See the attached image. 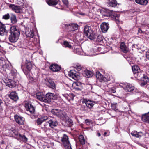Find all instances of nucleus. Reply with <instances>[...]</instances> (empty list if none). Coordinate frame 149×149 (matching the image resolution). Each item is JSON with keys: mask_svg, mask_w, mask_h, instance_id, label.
I'll use <instances>...</instances> for the list:
<instances>
[{"mask_svg": "<svg viewBox=\"0 0 149 149\" xmlns=\"http://www.w3.org/2000/svg\"><path fill=\"white\" fill-rule=\"evenodd\" d=\"M131 134L134 136L140 138L143 136V134L141 132H138L136 131H134L131 133Z\"/></svg>", "mask_w": 149, "mask_h": 149, "instance_id": "obj_24", "label": "nucleus"}, {"mask_svg": "<svg viewBox=\"0 0 149 149\" xmlns=\"http://www.w3.org/2000/svg\"><path fill=\"white\" fill-rule=\"evenodd\" d=\"M103 11H104L105 12H106V13H109V10L108 9H106L105 8L103 9Z\"/></svg>", "mask_w": 149, "mask_h": 149, "instance_id": "obj_52", "label": "nucleus"}, {"mask_svg": "<svg viewBox=\"0 0 149 149\" xmlns=\"http://www.w3.org/2000/svg\"><path fill=\"white\" fill-rule=\"evenodd\" d=\"M116 91L115 89L113 88H111L109 89L108 92L110 93H114L116 92Z\"/></svg>", "mask_w": 149, "mask_h": 149, "instance_id": "obj_45", "label": "nucleus"}, {"mask_svg": "<svg viewBox=\"0 0 149 149\" xmlns=\"http://www.w3.org/2000/svg\"><path fill=\"white\" fill-rule=\"evenodd\" d=\"M2 100L0 99V106H1V104L2 103Z\"/></svg>", "mask_w": 149, "mask_h": 149, "instance_id": "obj_57", "label": "nucleus"}, {"mask_svg": "<svg viewBox=\"0 0 149 149\" xmlns=\"http://www.w3.org/2000/svg\"><path fill=\"white\" fill-rule=\"evenodd\" d=\"M59 0H46L47 3L49 6L56 5L57 4Z\"/></svg>", "mask_w": 149, "mask_h": 149, "instance_id": "obj_27", "label": "nucleus"}, {"mask_svg": "<svg viewBox=\"0 0 149 149\" xmlns=\"http://www.w3.org/2000/svg\"><path fill=\"white\" fill-rule=\"evenodd\" d=\"M11 20L12 23L13 24L17 22L16 17L15 15H13L11 17Z\"/></svg>", "mask_w": 149, "mask_h": 149, "instance_id": "obj_39", "label": "nucleus"}, {"mask_svg": "<svg viewBox=\"0 0 149 149\" xmlns=\"http://www.w3.org/2000/svg\"><path fill=\"white\" fill-rule=\"evenodd\" d=\"M8 32L5 24L0 22V38L5 39Z\"/></svg>", "mask_w": 149, "mask_h": 149, "instance_id": "obj_5", "label": "nucleus"}, {"mask_svg": "<svg viewBox=\"0 0 149 149\" xmlns=\"http://www.w3.org/2000/svg\"><path fill=\"white\" fill-rule=\"evenodd\" d=\"M132 69L134 75H135V74H136L137 73L141 72V70L139 68L137 65L133 66L132 67Z\"/></svg>", "mask_w": 149, "mask_h": 149, "instance_id": "obj_29", "label": "nucleus"}, {"mask_svg": "<svg viewBox=\"0 0 149 149\" xmlns=\"http://www.w3.org/2000/svg\"><path fill=\"white\" fill-rule=\"evenodd\" d=\"M66 26L68 27V29L70 31H74L77 29L78 25L76 24H65Z\"/></svg>", "mask_w": 149, "mask_h": 149, "instance_id": "obj_13", "label": "nucleus"}, {"mask_svg": "<svg viewBox=\"0 0 149 149\" xmlns=\"http://www.w3.org/2000/svg\"><path fill=\"white\" fill-rule=\"evenodd\" d=\"M79 85H80V84L78 83H74V85H75L77 86H79Z\"/></svg>", "mask_w": 149, "mask_h": 149, "instance_id": "obj_53", "label": "nucleus"}, {"mask_svg": "<svg viewBox=\"0 0 149 149\" xmlns=\"http://www.w3.org/2000/svg\"><path fill=\"white\" fill-rule=\"evenodd\" d=\"M13 75H15V73H13Z\"/></svg>", "mask_w": 149, "mask_h": 149, "instance_id": "obj_64", "label": "nucleus"}, {"mask_svg": "<svg viewBox=\"0 0 149 149\" xmlns=\"http://www.w3.org/2000/svg\"><path fill=\"white\" fill-rule=\"evenodd\" d=\"M17 139L24 142H26L27 140V138L24 135H22L20 134Z\"/></svg>", "mask_w": 149, "mask_h": 149, "instance_id": "obj_35", "label": "nucleus"}, {"mask_svg": "<svg viewBox=\"0 0 149 149\" xmlns=\"http://www.w3.org/2000/svg\"><path fill=\"white\" fill-rule=\"evenodd\" d=\"M79 139L81 144L83 145L85 144V141L84 138L82 135H81L79 136Z\"/></svg>", "mask_w": 149, "mask_h": 149, "instance_id": "obj_34", "label": "nucleus"}, {"mask_svg": "<svg viewBox=\"0 0 149 149\" xmlns=\"http://www.w3.org/2000/svg\"><path fill=\"white\" fill-rule=\"evenodd\" d=\"M49 119V118L45 116H43L40 117L38 118L37 120V125H39L42 129V127H45L43 125H42V123Z\"/></svg>", "mask_w": 149, "mask_h": 149, "instance_id": "obj_8", "label": "nucleus"}, {"mask_svg": "<svg viewBox=\"0 0 149 149\" xmlns=\"http://www.w3.org/2000/svg\"><path fill=\"white\" fill-rule=\"evenodd\" d=\"M87 37L91 40H93L95 37V35L93 30H90V33L87 35Z\"/></svg>", "mask_w": 149, "mask_h": 149, "instance_id": "obj_32", "label": "nucleus"}, {"mask_svg": "<svg viewBox=\"0 0 149 149\" xmlns=\"http://www.w3.org/2000/svg\"><path fill=\"white\" fill-rule=\"evenodd\" d=\"M48 123H44L43 124V125H44V127H42V130H43L45 132H46L47 130H48V128H47L48 125Z\"/></svg>", "mask_w": 149, "mask_h": 149, "instance_id": "obj_42", "label": "nucleus"}, {"mask_svg": "<svg viewBox=\"0 0 149 149\" xmlns=\"http://www.w3.org/2000/svg\"><path fill=\"white\" fill-rule=\"evenodd\" d=\"M148 71L149 72V67H148Z\"/></svg>", "mask_w": 149, "mask_h": 149, "instance_id": "obj_62", "label": "nucleus"}, {"mask_svg": "<svg viewBox=\"0 0 149 149\" xmlns=\"http://www.w3.org/2000/svg\"><path fill=\"white\" fill-rule=\"evenodd\" d=\"M61 141L66 149H72L71 144L69 141L68 137L66 135L63 134Z\"/></svg>", "mask_w": 149, "mask_h": 149, "instance_id": "obj_3", "label": "nucleus"}, {"mask_svg": "<svg viewBox=\"0 0 149 149\" xmlns=\"http://www.w3.org/2000/svg\"><path fill=\"white\" fill-rule=\"evenodd\" d=\"M26 36L28 37H29L31 38H33L34 36V33L33 31L32 30L30 32H26Z\"/></svg>", "mask_w": 149, "mask_h": 149, "instance_id": "obj_38", "label": "nucleus"}, {"mask_svg": "<svg viewBox=\"0 0 149 149\" xmlns=\"http://www.w3.org/2000/svg\"><path fill=\"white\" fill-rule=\"evenodd\" d=\"M13 132L14 134V135H15L16 136V138L17 139L19 136V135L20 134L18 133V131L16 130H14L13 131Z\"/></svg>", "mask_w": 149, "mask_h": 149, "instance_id": "obj_41", "label": "nucleus"}, {"mask_svg": "<svg viewBox=\"0 0 149 149\" xmlns=\"http://www.w3.org/2000/svg\"><path fill=\"white\" fill-rule=\"evenodd\" d=\"M90 30H92L90 27L85 26L84 29V33L85 35L87 36L90 33Z\"/></svg>", "mask_w": 149, "mask_h": 149, "instance_id": "obj_30", "label": "nucleus"}, {"mask_svg": "<svg viewBox=\"0 0 149 149\" xmlns=\"http://www.w3.org/2000/svg\"><path fill=\"white\" fill-rule=\"evenodd\" d=\"M9 32L10 33L8 38L9 41L13 43L17 42L20 34L19 30L15 26H13L10 27Z\"/></svg>", "mask_w": 149, "mask_h": 149, "instance_id": "obj_1", "label": "nucleus"}, {"mask_svg": "<svg viewBox=\"0 0 149 149\" xmlns=\"http://www.w3.org/2000/svg\"><path fill=\"white\" fill-rule=\"evenodd\" d=\"M117 2L116 0H109L108 6H109L114 7L116 6Z\"/></svg>", "mask_w": 149, "mask_h": 149, "instance_id": "obj_28", "label": "nucleus"}, {"mask_svg": "<svg viewBox=\"0 0 149 149\" xmlns=\"http://www.w3.org/2000/svg\"><path fill=\"white\" fill-rule=\"evenodd\" d=\"M96 145L98 146H100V145L99 144H97Z\"/></svg>", "mask_w": 149, "mask_h": 149, "instance_id": "obj_63", "label": "nucleus"}, {"mask_svg": "<svg viewBox=\"0 0 149 149\" xmlns=\"http://www.w3.org/2000/svg\"><path fill=\"white\" fill-rule=\"evenodd\" d=\"M76 72L74 70H71L68 72V75L69 77L73 78V76H74V75Z\"/></svg>", "mask_w": 149, "mask_h": 149, "instance_id": "obj_37", "label": "nucleus"}, {"mask_svg": "<svg viewBox=\"0 0 149 149\" xmlns=\"http://www.w3.org/2000/svg\"><path fill=\"white\" fill-rule=\"evenodd\" d=\"M15 119L16 122L19 125H23L24 123V118L17 115L15 116Z\"/></svg>", "mask_w": 149, "mask_h": 149, "instance_id": "obj_15", "label": "nucleus"}, {"mask_svg": "<svg viewBox=\"0 0 149 149\" xmlns=\"http://www.w3.org/2000/svg\"><path fill=\"white\" fill-rule=\"evenodd\" d=\"M51 113L63 120L65 121L68 117L66 113L61 110L57 109H53L51 111Z\"/></svg>", "mask_w": 149, "mask_h": 149, "instance_id": "obj_2", "label": "nucleus"}, {"mask_svg": "<svg viewBox=\"0 0 149 149\" xmlns=\"http://www.w3.org/2000/svg\"><path fill=\"white\" fill-rule=\"evenodd\" d=\"M107 133L106 132H105L104 134V136H106V135L107 134Z\"/></svg>", "mask_w": 149, "mask_h": 149, "instance_id": "obj_58", "label": "nucleus"}, {"mask_svg": "<svg viewBox=\"0 0 149 149\" xmlns=\"http://www.w3.org/2000/svg\"><path fill=\"white\" fill-rule=\"evenodd\" d=\"M75 68L78 71H80L82 67L81 65L77 64L75 66Z\"/></svg>", "mask_w": 149, "mask_h": 149, "instance_id": "obj_46", "label": "nucleus"}, {"mask_svg": "<svg viewBox=\"0 0 149 149\" xmlns=\"http://www.w3.org/2000/svg\"><path fill=\"white\" fill-rule=\"evenodd\" d=\"M116 103H112L111 104V107L112 109L115 111L117 110L116 107Z\"/></svg>", "mask_w": 149, "mask_h": 149, "instance_id": "obj_44", "label": "nucleus"}, {"mask_svg": "<svg viewBox=\"0 0 149 149\" xmlns=\"http://www.w3.org/2000/svg\"><path fill=\"white\" fill-rule=\"evenodd\" d=\"M46 85L52 89L55 88L56 85L54 82L51 79L48 80L46 82Z\"/></svg>", "mask_w": 149, "mask_h": 149, "instance_id": "obj_23", "label": "nucleus"}, {"mask_svg": "<svg viewBox=\"0 0 149 149\" xmlns=\"http://www.w3.org/2000/svg\"><path fill=\"white\" fill-rule=\"evenodd\" d=\"M97 136L99 137L101 135L100 133L99 132H98L97 133Z\"/></svg>", "mask_w": 149, "mask_h": 149, "instance_id": "obj_55", "label": "nucleus"}, {"mask_svg": "<svg viewBox=\"0 0 149 149\" xmlns=\"http://www.w3.org/2000/svg\"><path fill=\"white\" fill-rule=\"evenodd\" d=\"M135 77H137V78L140 79L143 82L141 83V85L142 86H144L147 84V77L145 76L144 75V74L141 72L137 73L136 74H135Z\"/></svg>", "mask_w": 149, "mask_h": 149, "instance_id": "obj_4", "label": "nucleus"}, {"mask_svg": "<svg viewBox=\"0 0 149 149\" xmlns=\"http://www.w3.org/2000/svg\"><path fill=\"white\" fill-rule=\"evenodd\" d=\"M36 97L39 100L44 102L45 96L43 95L42 93L40 92L37 93L36 94Z\"/></svg>", "mask_w": 149, "mask_h": 149, "instance_id": "obj_21", "label": "nucleus"}, {"mask_svg": "<svg viewBox=\"0 0 149 149\" xmlns=\"http://www.w3.org/2000/svg\"><path fill=\"white\" fill-rule=\"evenodd\" d=\"M63 2L65 5H67L68 4V0H62Z\"/></svg>", "mask_w": 149, "mask_h": 149, "instance_id": "obj_51", "label": "nucleus"}, {"mask_svg": "<svg viewBox=\"0 0 149 149\" xmlns=\"http://www.w3.org/2000/svg\"><path fill=\"white\" fill-rule=\"evenodd\" d=\"M9 97L14 101H16L18 99L17 93L15 91L11 92L9 95Z\"/></svg>", "mask_w": 149, "mask_h": 149, "instance_id": "obj_16", "label": "nucleus"}, {"mask_svg": "<svg viewBox=\"0 0 149 149\" xmlns=\"http://www.w3.org/2000/svg\"><path fill=\"white\" fill-rule=\"evenodd\" d=\"M85 103L86 105L89 108H92L94 105V103L91 100L86 101Z\"/></svg>", "mask_w": 149, "mask_h": 149, "instance_id": "obj_33", "label": "nucleus"}, {"mask_svg": "<svg viewBox=\"0 0 149 149\" xmlns=\"http://www.w3.org/2000/svg\"><path fill=\"white\" fill-rule=\"evenodd\" d=\"M124 89L127 91L131 92L134 89V87L132 85L127 84L124 85Z\"/></svg>", "mask_w": 149, "mask_h": 149, "instance_id": "obj_18", "label": "nucleus"}, {"mask_svg": "<svg viewBox=\"0 0 149 149\" xmlns=\"http://www.w3.org/2000/svg\"><path fill=\"white\" fill-rule=\"evenodd\" d=\"M119 22H118V20H116V23L117 24H118V23H119Z\"/></svg>", "mask_w": 149, "mask_h": 149, "instance_id": "obj_60", "label": "nucleus"}, {"mask_svg": "<svg viewBox=\"0 0 149 149\" xmlns=\"http://www.w3.org/2000/svg\"><path fill=\"white\" fill-rule=\"evenodd\" d=\"M79 76L77 74L76 72L74 75V76H73V79L75 80H76L77 79V78L79 77Z\"/></svg>", "mask_w": 149, "mask_h": 149, "instance_id": "obj_48", "label": "nucleus"}, {"mask_svg": "<svg viewBox=\"0 0 149 149\" xmlns=\"http://www.w3.org/2000/svg\"><path fill=\"white\" fill-rule=\"evenodd\" d=\"M146 56L147 59L149 60V49L146 52Z\"/></svg>", "mask_w": 149, "mask_h": 149, "instance_id": "obj_47", "label": "nucleus"}, {"mask_svg": "<svg viewBox=\"0 0 149 149\" xmlns=\"http://www.w3.org/2000/svg\"><path fill=\"white\" fill-rule=\"evenodd\" d=\"M96 76L97 79L101 82H105L109 80L108 78L104 76L99 72H96Z\"/></svg>", "mask_w": 149, "mask_h": 149, "instance_id": "obj_10", "label": "nucleus"}, {"mask_svg": "<svg viewBox=\"0 0 149 149\" xmlns=\"http://www.w3.org/2000/svg\"><path fill=\"white\" fill-rule=\"evenodd\" d=\"M10 68V65L7 64L5 61L0 59V69L3 70H6V69L8 70Z\"/></svg>", "mask_w": 149, "mask_h": 149, "instance_id": "obj_12", "label": "nucleus"}, {"mask_svg": "<svg viewBox=\"0 0 149 149\" xmlns=\"http://www.w3.org/2000/svg\"><path fill=\"white\" fill-rule=\"evenodd\" d=\"M85 123L87 125H89L91 123V122L89 119H86L85 120Z\"/></svg>", "mask_w": 149, "mask_h": 149, "instance_id": "obj_50", "label": "nucleus"}, {"mask_svg": "<svg viewBox=\"0 0 149 149\" xmlns=\"http://www.w3.org/2000/svg\"><path fill=\"white\" fill-rule=\"evenodd\" d=\"M25 107L27 111H29L31 113H34L35 112L34 107L29 102H27L25 105Z\"/></svg>", "mask_w": 149, "mask_h": 149, "instance_id": "obj_9", "label": "nucleus"}, {"mask_svg": "<svg viewBox=\"0 0 149 149\" xmlns=\"http://www.w3.org/2000/svg\"><path fill=\"white\" fill-rule=\"evenodd\" d=\"M9 8L15 12L19 13L20 12V7L14 4H10L9 5Z\"/></svg>", "mask_w": 149, "mask_h": 149, "instance_id": "obj_20", "label": "nucleus"}, {"mask_svg": "<svg viewBox=\"0 0 149 149\" xmlns=\"http://www.w3.org/2000/svg\"><path fill=\"white\" fill-rule=\"evenodd\" d=\"M80 15H84V13H81L80 14Z\"/></svg>", "mask_w": 149, "mask_h": 149, "instance_id": "obj_61", "label": "nucleus"}, {"mask_svg": "<svg viewBox=\"0 0 149 149\" xmlns=\"http://www.w3.org/2000/svg\"><path fill=\"white\" fill-rule=\"evenodd\" d=\"M1 143L2 144H4L5 143V141H4V140H2V141H1Z\"/></svg>", "mask_w": 149, "mask_h": 149, "instance_id": "obj_54", "label": "nucleus"}, {"mask_svg": "<svg viewBox=\"0 0 149 149\" xmlns=\"http://www.w3.org/2000/svg\"><path fill=\"white\" fill-rule=\"evenodd\" d=\"M104 37L102 36L101 35H99L97 36L96 41L98 42H101L102 41Z\"/></svg>", "mask_w": 149, "mask_h": 149, "instance_id": "obj_40", "label": "nucleus"}, {"mask_svg": "<svg viewBox=\"0 0 149 149\" xmlns=\"http://www.w3.org/2000/svg\"><path fill=\"white\" fill-rule=\"evenodd\" d=\"M4 82L7 86L11 88L15 87L17 83L16 82L10 79H5Z\"/></svg>", "mask_w": 149, "mask_h": 149, "instance_id": "obj_11", "label": "nucleus"}, {"mask_svg": "<svg viewBox=\"0 0 149 149\" xmlns=\"http://www.w3.org/2000/svg\"><path fill=\"white\" fill-rule=\"evenodd\" d=\"M57 96L56 94L54 93H48L46 94L45 96L44 102L46 103H49L51 100H56Z\"/></svg>", "mask_w": 149, "mask_h": 149, "instance_id": "obj_6", "label": "nucleus"}, {"mask_svg": "<svg viewBox=\"0 0 149 149\" xmlns=\"http://www.w3.org/2000/svg\"><path fill=\"white\" fill-rule=\"evenodd\" d=\"M83 74L86 77L89 78L93 75V73L88 70H85L83 72Z\"/></svg>", "mask_w": 149, "mask_h": 149, "instance_id": "obj_25", "label": "nucleus"}, {"mask_svg": "<svg viewBox=\"0 0 149 149\" xmlns=\"http://www.w3.org/2000/svg\"><path fill=\"white\" fill-rule=\"evenodd\" d=\"M75 89L77 90H81L80 88L78 87H76Z\"/></svg>", "mask_w": 149, "mask_h": 149, "instance_id": "obj_56", "label": "nucleus"}, {"mask_svg": "<svg viewBox=\"0 0 149 149\" xmlns=\"http://www.w3.org/2000/svg\"><path fill=\"white\" fill-rule=\"evenodd\" d=\"M10 15L9 13H7L3 16L2 18L5 20H8L10 18Z\"/></svg>", "mask_w": 149, "mask_h": 149, "instance_id": "obj_43", "label": "nucleus"}, {"mask_svg": "<svg viewBox=\"0 0 149 149\" xmlns=\"http://www.w3.org/2000/svg\"><path fill=\"white\" fill-rule=\"evenodd\" d=\"M120 45L121 49L124 53H126L128 51V49L126 47L124 42H122Z\"/></svg>", "mask_w": 149, "mask_h": 149, "instance_id": "obj_26", "label": "nucleus"}, {"mask_svg": "<svg viewBox=\"0 0 149 149\" xmlns=\"http://www.w3.org/2000/svg\"><path fill=\"white\" fill-rule=\"evenodd\" d=\"M25 66L28 71H26V70L22 66L21 68L25 74L27 75L28 73V72H29L31 70L32 68L33 65L29 61L26 60L25 62Z\"/></svg>", "mask_w": 149, "mask_h": 149, "instance_id": "obj_7", "label": "nucleus"}, {"mask_svg": "<svg viewBox=\"0 0 149 149\" xmlns=\"http://www.w3.org/2000/svg\"><path fill=\"white\" fill-rule=\"evenodd\" d=\"M50 69L53 72H57L61 69V67L57 64H52L50 67Z\"/></svg>", "mask_w": 149, "mask_h": 149, "instance_id": "obj_19", "label": "nucleus"}, {"mask_svg": "<svg viewBox=\"0 0 149 149\" xmlns=\"http://www.w3.org/2000/svg\"><path fill=\"white\" fill-rule=\"evenodd\" d=\"M147 88H149V84L147 85Z\"/></svg>", "mask_w": 149, "mask_h": 149, "instance_id": "obj_59", "label": "nucleus"}, {"mask_svg": "<svg viewBox=\"0 0 149 149\" xmlns=\"http://www.w3.org/2000/svg\"><path fill=\"white\" fill-rule=\"evenodd\" d=\"M47 123L49 124V126L52 128H54L56 127L58 125V122L54 118L48 119Z\"/></svg>", "mask_w": 149, "mask_h": 149, "instance_id": "obj_14", "label": "nucleus"}, {"mask_svg": "<svg viewBox=\"0 0 149 149\" xmlns=\"http://www.w3.org/2000/svg\"><path fill=\"white\" fill-rule=\"evenodd\" d=\"M141 119L143 122L149 123V112L142 115Z\"/></svg>", "mask_w": 149, "mask_h": 149, "instance_id": "obj_22", "label": "nucleus"}, {"mask_svg": "<svg viewBox=\"0 0 149 149\" xmlns=\"http://www.w3.org/2000/svg\"><path fill=\"white\" fill-rule=\"evenodd\" d=\"M100 27L102 32L104 33L106 32L109 28L108 24L105 22H104L101 24Z\"/></svg>", "mask_w": 149, "mask_h": 149, "instance_id": "obj_17", "label": "nucleus"}, {"mask_svg": "<svg viewBox=\"0 0 149 149\" xmlns=\"http://www.w3.org/2000/svg\"><path fill=\"white\" fill-rule=\"evenodd\" d=\"M136 2L142 5H146L148 2L147 0H135Z\"/></svg>", "mask_w": 149, "mask_h": 149, "instance_id": "obj_31", "label": "nucleus"}, {"mask_svg": "<svg viewBox=\"0 0 149 149\" xmlns=\"http://www.w3.org/2000/svg\"><path fill=\"white\" fill-rule=\"evenodd\" d=\"M79 49L77 48L75 50V51L76 52L77 54H81L80 52L79 51Z\"/></svg>", "mask_w": 149, "mask_h": 149, "instance_id": "obj_49", "label": "nucleus"}, {"mask_svg": "<svg viewBox=\"0 0 149 149\" xmlns=\"http://www.w3.org/2000/svg\"><path fill=\"white\" fill-rule=\"evenodd\" d=\"M63 45L65 47L70 48L72 47L71 45L68 42L66 41H64Z\"/></svg>", "mask_w": 149, "mask_h": 149, "instance_id": "obj_36", "label": "nucleus"}]
</instances>
